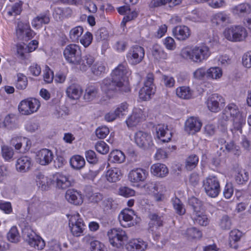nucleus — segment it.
<instances>
[{"label":"nucleus","mask_w":251,"mask_h":251,"mask_svg":"<svg viewBox=\"0 0 251 251\" xmlns=\"http://www.w3.org/2000/svg\"><path fill=\"white\" fill-rule=\"evenodd\" d=\"M231 118L232 122V132L239 131L242 133V128L246 123V119L243 116L238 105L231 102L227 104L224 109L219 120V124L222 126H226L227 122Z\"/></svg>","instance_id":"f257e3e1"},{"label":"nucleus","mask_w":251,"mask_h":251,"mask_svg":"<svg viewBox=\"0 0 251 251\" xmlns=\"http://www.w3.org/2000/svg\"><path fill=\"white\" fill-rule=\"evenodd\" d=\"M211 52L209 48L204 44L183 48L180 52V57L195 63L201 64L206 61Z\"/></svg>","instance_id":"f03ea898"},{"label":"nucleus","mask_w":251,"mask_h":251,"mask_svg":"<svg viewBox=\"0 0 251 251\" xmlns=\"http://www.w3.org/2000/svg\"><path fill=\"white\" fill-rule=\"evenodd\" d=\"M131 75L126 63L119 64L111 74L112 79L121 92H128L130 91L128 77Z\"/></svg>","instance_id":"7ed1b4c3"},{"label":"nucleus","mask_w":251,"mask_h":251,"mask_svg":"<svg viewBox=\"0 0 251 251\" xmlns=\"http://www.w3.org/2000/svg\"><path fill=\"white\" fill-rule=\"evenodd\" d=\"M22 235L24 240L31 247L38 250H41L45 246L44 240L37 235L29 227H25L22 230Z\"/></svg>","instance_id":"20e7f679"},{"label":"nucleus","mask_w":251,"mask_h":251,"mask_svg":"<svg viewBox=\"0 0 251 251\" xmlns=\"http://www.w3.org/2000/svg\"><path fill=\"white\" fill-rule=\"evenodd\" d=\"M69 226L72 235L75 237L82 236L86 226L83 219L78 213H74L68 216Z\"/></svg>","instance_id":"39448f33"},{"label":"nucleus","mask_w":251,"mask_h":251,"mask_svg":"<svg viewBox=\"0 0 251 251\" xmlns=\"http://www.w3.org/2000/svg\"><path fill=\"white\" fill-rule=\"evenodd\" d=\"M224 34L227 40L231 42L242 41L248 36L247 30L241 25H232L226 28Z\"/></svg>","instance_id":"423d86ee"},{"label":"nucleus","mask_w":251,"mask_h":251,"mask_svg":"<svg viewBox=\"0 0 251 251\" xmlns=\"http://www.w3.org/2000/svg\"><path fill=\"white\" fill-rule=\"evenodd\" d=\"M110 244L117 249L123 248L124 242L126 241L128 237L126 232L120 228H113L107 232Z\"/></svg>","instance_id":"0eeeda50"},{"label":"nucleus","mask_w":251,"mask_h":251,"mask_svg":"<svg viewBox=\"0 0 251 251\" xmlns=\"http://www.w3.org/2000/svg\"><path fill=\"white\" fill-rule=\"evenodd\" d=\"M40 107V103L38 100L30 98L22 100L18 109L22 115H29L37 112Z\"/></svg>","instance_id":"6e6552de"},{"label":"nucleus","mask_w":251,"mask_h":251,"mask_svg":"<svg viewBox=\"0 0 251 251\" xmlns=\"http://www.w3.org/2000/svg\"><path fill=\"white\" fill-rule=\"evenodd\" d=\"M203 187L206 194L211 198H216L219 194L220 185L219 181L215 176H209L203 181Z\"/></svg>","instance_id":"1a4fd4ad"},{"label":"nucleus","mask_w":251,"mask_h":251,"mask_svg":"<svg viewBox=\"0 0 251 251\" xmlns=\"http://www.w3.org/2000/svg\"><path fill=\"white\" fill-rule=\"evenodd\" d=\"M63 54L68 63L76 65L79 62L80 57L81 56L80 47L74 44L68 45L65 47L63 51Z\"/></svg>","instance_id":"9d476101"},{"label":"nucleus","mask_w":251,"mask_h":251,"mask_svg":"<svg viewBox=\"0 0 251 251\" xmlns=\"http://www.w3.org/2000/svg\"><path fill=\"white\" fill-rule=\"evenodd\" d=\"M148 176L149 172L147 169L136 168L129 171L128 179L132 186H139L141 183L145 181Z\"/></svg>","instance_id":"9b49d317"},{"label":"nucleus","mask_w":251,"mask_h":251,"mask_svg":"<svg viewBox=\"0 0 251 251\" xmlns=\"http://www.w3.org/2000/svg\"><path fill=\"white\" fill-rule=\"evenodd\" d=\"M144 57V49L137 45L131 47L126 54V58L132 65H136L141 63Z\"/></svg>","instance_id":"f8f14e48"},{"label":"nucleus","mask_w":251,"mask_h":251,"mask_svg":"<svg viewBox=\"0 0 251 251\" xmlns=\"http://www.w3.org/2000/svg\"><path fill=\"white\" fill-rule=\"evenodd\" d=\"M16 35L19 39L26 40L32 38L34 33L31 30L28 23L20 21L16 27Z\"/></svg>","instance_id":"ddd939ff"},{"label":"nucleus","mask_w":251,"mask_h":251,"mask_svg":"<svg viewBox=\"0 0 251 251\" xmlns=\"http://www.w3.org/2000/svg\"><path fill=\"white\" fill-rule=\"evenodd\" d=\"M150 222L149 223V231L153 235H159L158 230L163 226V218L156 213H151L149 215Z\"/></svg>","instance_id":"4468645a"},{"label":"nucleus","mask_w":251,"mask_h":251,"mask_svg":"<svg viewBox=\"0 0 251 251\" xmlns=\"http://www.w3.org/2000/svg\"><path fill=\"white\" fill-rule=\"evenodd\" d=\"M201 126L202 123L198 117H190L185 122L184 130L189 134L194 135L200 131Z\"/></svg>","instance_id":"2eb2a0df"},{"label":"nucleus","mask_w":251,"mask_h":251,"mask_svg":"<svg viewBox=\"0 0 251 251\" xmlns=\"http://www.w3.org/2000/svg\"><path fill=\"white\" fill-rule=\"evenodd\" d=\"M224 103V99L222 96L218 94L210 95L205 101L208 109L212 112H218L221 109L220 104Z\"/></svg>","instance_id":"dca6fc26"},{"label":"nucleus","mask_w":251,"mask_h":251,"mask_svg":"<svg viewBox=\"0 0 251 251\" xmlns=\"http://www.w3.org/2000/svg\"><path fill=\"white\" fill-rule=\"evenodd\" d=\"M135 141L137 145L142 148H148L152 145V139L150 134L142 131L135 133Z\"/></svg>","instance_id":"f3484780"},{"label":"nucleus","mask_w":251,"mask_h":251,"mask_svg":"<svg viewBox=\"0 0 251 251\" xmlns=\"http://www.w3.org/2000/svg\"><path fill=\"white\" fill-rule=\"evenodd\" d=\"M134 211L129 208L124 209L120 213L119 219L121 225L124 227H129L134 225Z\"/></svg>","instance_id":"a211bd4d"},{"label":"nucleus","mask_w":251,"mask_h":251,"mask_svg":"<svg viewBox=\"0 0 251 251\" xmlns=\"http://www.w3.org/2000/svg\"><path fill=\"white\" fill-rule=\"evenodd\" d=\"M100 88L101 91L109 98L113 97L117 92L120 91L116 85V83L113 81V79H104L101 83Z\"/></svg>","instance_id":"6ab92c4d"},{"label":"nucleus","mask_w":251,"mask_h":251,"mask_svg":"<svg viewBox=\"0 0 251 251\" xmlns=\"http://www.w3.org/2000/svg\"><path fill=\"white\" fill-rule=\"evenodd\" d=\"M53 159L52 152L47 149H43L38 151L36 154L37 162L41 165H47L51 162Z\"/></svg>","instance_id":"aec40b11"},{"label":"nucleus","mask_w":251,"mask_h":251,"mask_svg":"<svg viewBox=\"0 0 251 251\" xmlns=\"http://www.w3.org/2000/svg\"><path fill=\"white\" fill-rule=\"evenodd\" d=\"M15 166L18 172L25 173L31 169L32 166V161L30 157L23 156L17 160Z\"/></svg>","instance_id":"412c9836"},{"label":"nucleus","mask_w":251,"mask_h":251,"mask_svg":"<svg viewBox=\"0 0 251 251\" xmlns=\"http://www.w3.org/2000/svg\"><path fill=\"white\" fill-rule=\"evenodd\" d=\"M50 21V13L49 10L40 13L35 17L31 24L33 27L36 28H41L43 24H48Z\"/></svg>","instance_id":"4be33fe9"},{"label":"nucleus","mask_w":251,"mask_h":251,"mask_svg":"<svg viewBox=\"0 0 251 251\" xmlns=\"http://www.w3.org/2000/svg\"><path fill=\"white\" fill-rule=\"evenodd\" d=\"M65 198L69 202L76 205L81 204L83 201L81 193L74 189L68 190Z\"/></svg>","instance_id":"5701e85b"},{"label":"nucleus","mask_w":251,"mask_h":251,"mask_svg":"<svg viewBox=\"0 0 251 251\" xmlns=\"http://www.w3.org/2000/svg\"><path fill=\"white\" fill-rule=\"evenodd\" d=\"M173 33L174 37L180 41L186 40L191 35L190 29L185 25L176 26L173 29Z\"/></svg>","instance_id":"b1692460"},{"label":"nucleus","mask_w":251,"mask_h":251,"mask_svg":"<svg viewBox=\"0 0 251 251\" xmlns=\"http://www.w3.org/2000/svg\"><path fill=\"white\" fill-rule=\"evenodd\" d=\"M157 137L163 142H168L171 140L172 134L169 131L168 126L164 125H158L156 127Z\"/></svg>","instance_id":"393cba45"},{"label":"nucleus","mask_w":251,"mask_h":251,"mask_svg":"<svg viewBox=\"0 0 251 251\" xmlns=\"http://www.w3.org/2000/svg\"><path fill=\"white\" fill-rule=\"evenodd\" d=\"M147 244L141 239H133L129 241L126 246L128 251H145Z\"/></svg>","instance_id":"a878e982"},{"label":"nucleus","mask_w":251,"mask_h":251,"mask_svg":"<svg viewBox=\"0 0 251 251\" xmlns=\"http://www.w3.org/2000/svg\"><path fill=\"white\" fill-rule=\"evenodd\" d=\"M56 186L59 189H65L71 185V182L67 176L60 173L56 174L53 176Z\"/></svg>","instance_id":"bb28decb"},{"label":"nucleus","mask_w":251,"mask_h":251,"mask_svg":"<svg viewBox=\"0 0 251 251\" xmlns=\"http://www.w3.org/2000/svg\"><path fill=\"white\" fill-rule=\"evenodd\" d=\"M151 173L157 177H164L169 173L168 168L163 164L156 163L151 168Z\"/></svg>","instance_id":"cd10ccee"},{"label":"nucleus","mask_w":251,"mask_h":251,"mask_svg":"<svg viewBox=\"0 0 251 251\" xmlns=\"http://www.w3.org/2000/svg\"><path fill=\"white\" fill-rule=\"evenodd\" d=\"M176 96L183 100H190L194 98V91L189 86H182L176 90Z\"/></svg>","instance_id":"c85d7f7f"},{"label":"nucleus","mask_w":251,"mask_h":251,"mask_svg":"<svg viewBox=\"0 0 251 251\" xmlns=\"http://www.w3.org/2000/svg\"><path fill=\"white\" fill-rule=\"evenodd\" d=\"M83 241L90 243L91 251H104V245L98 240H94V237L89 235L84 237Z\"/></svg>","instance_id":"c756f323"},{"label":"nucleus","mask_w":251,"mask_h":251,"mask_svg":"<svg viewBox=\"0 0 251 251\" xmlns=\"http://www.w3.org/2000/svg\"><path fill=\"white\" fill-rule=\"evenodd\" d=\"M36 181L37 185L43 190H48L52 183L51 178L45 176L41 172H38L36 174Z\"/></svg>","instance_id":"7c9ffc66"},{"label":"nucleus","mask_w":251,"mask_h":251,"mask_svg":"<svg viewBox=\"0 0 251 251\" xmlns=\"http://www.w3.org/2000/svg\"><path fill=\"white\" fill-rule=\"evenodd\" d=\"M78 62L76 65H79V70L85 72L94 63V58L91 55L87 54L82 57L81 56Z\"/></svg>","instance_id":"2f4dec72"},{"label":"nucleus","mask_w":251,"mask_h":251,"mask_svg":"<svg viewBox=\"0 0 251 251\" xmlns=\"http://www.w3.org/2000/svg\"><path fill=\"white\" fill-rule=\"evenodd\" d=\"M211 20L213 24L224 26L230 22V17L228 14L221 12L214 15Z\"/></svg>","instance_id":"473e14b6"},{"label":"nucleus","mask_w":251,"mask_h":251,"mask_svg":"<svg viewBox=\"0 0 251 251\" xmlns=\"http://www.w3.org/2000/svg\"><path fill=\"white\" fill-rule=\"evenodd\" d=\"M180 233L189 239H199L202 236L201 231L194 227L180 230Z\"/></svg>","instance_id":"72a5a7b5"},{"label":"nucleus","mask_w":251,"mask_h":251,"mask_svg":"<svg viewBox=\"0 0 251 251\" xmlns=\"http://www.w3.org/2000/svg\"><path fill=\"white\" fill-rule=\"evenodd\" d=\"M66 93L70 98L77 100L81 95V87L77 84H72L67 88Z\"/></svg>","instance_id":"f704fd0d"},{"label":"nucleus","mask_w":251,"mask_h":251,"mask_svg":"<svg viewBox=\"0 0 251 251\" xmlns=\"http://www.w3.org/2000/svg\"><path fill=\"white\" fill-rule=\"evenodd\" d=\"M30 47H27L24 44H18L16 45V55L17 57L22 60L28 58V53L33 51Z\"/></svg>","instance_id":"c9c22d12"},{"label":"nucleus","mask_w":251,"mask_h":251,"mask_svg":"<svg viewBox=\"0 0 251 251\" xmlns=\"http://www.w3.org/2000/svg\"><path fill=\"white\" fill-rule=\"evenodd\" d=\"M122 174L121 170L118 168H112L105 173V177L109 182H115L120 179Z\"/></svg>","instance_id":"e433bc0d"},{"label":"nucleus","mask_w":251,"mask_h":251,"mask_svg":"<svg viewBox=\"0 0 251 251\" xmlns=\"http://www.w3.org/2000/svg\"><path fill=\"white\" fill-rule=\"evenodd\" d=\"M243 233L238 229H233L229 233V241L230 247L237 249V243L240 241Z\"/></svg>","instance_id":"4c0bfd02"},{"label":"nucleus","mask_w":251,"mask_h":251,"mask_svg":"<svg viewBox=\"0 0 251 251\" xmlns=\"http://www.w3.org/2000/svg\"><path fill=\"white\" fill-rule=\"evenodd\" d=\"M10 143L12 146L15 147L16 150H19L24 143L26 144L28 149H29L30 147H28V143H30V141L26 138L14 135L11 138Z\"/></svg>","instance_id":"58836bf2"},{"label":"nucleus","mask_w":251,"mask_h":251,"mask_svg":"<svg viewBox=\"0 0 251 251\" xmlns=\"http://www.w3.org/2000/svg\"><path fill=\"white\" fill-rule=\"evenodd\" d=\"M151 53L154 58L157 61L164 60L167 58V54L164 51L163 49L157 44L153 46Z\"/></svg>","instance_id":"ea45409f"},{"label":"nucleus","mask_w":251,"mask_h":251,"mask_svg":"<svg viewBox=\"0 0 251 251\" xmlns=\"http://www.w3.org/2000/svg\"><path fill=\"white\" fill-rule=\"evenodd\" d=\"M4 126L8 129H14L18 127V119L14 114L6 116L3 122Z\"/></svg>","instance_id":"a19ab883"},{"label":"nucleus","mask_w":251,"mask_h":251,"mask_svg":"<svg viewBox=\"0 0 251 251\" xmlns=\"http://www.w3.org/2000/svg\"><path fill=\"white\" fill-rule=\"evenodd\" d=\"M91 70L93 75L100 76L106 73V67L104 62H97L92 66Z\"/></svg>","instance_id":"79ce46f5"},{"label":"nucleus","mask_w":251,"mask_h":251,"mask_svg":"<svg viewBox=\"0 0 251 251\" xmlns=\"http://www.w3.org/2000/svg\"><path fill=\"white\" fill-rule=\"evenodd\" d=\"M223 75V71L221 68L215 67H211L206 70V77L208 78L218 80Z\"/></svg>","instance_id":"37998d69"},{"label":"nucleus","mask_w":251,"mask_h":251,"mask_svg":"<svg viewBox=\"0 0 251 251\" xmlns=\"http://www.w3.org/2000/svg\"><path fill=\"white\" fill-rule=\"evenodd\" d=\"M192 218L195 223L200 225L206 226L208 224L209 221L207 216L201 211L193 214Z\"/></svg>","instance_id":"c03bdc74"},{"label":"nucleus","mask_w":251,"mask_h":251,"mask_svg":"<svg viewBox=\"0 0 251 251\" xmlns=\"http://www.w3.org/2000/svg\"><path fill=\"white\" fill-rule=\"evenodd\" d=\"M98 94V88L94 85H90L86 89L84 98L87 101H91L97 96Z\"/></svg>","instance_id":"a18cd8bd"},{"label":"nucleus","mask_w":251,"mask_h":251,"mask_svg":"<svg viewBox=\"0 0 251 251\" xmlns=\"http://www.w3.org/2000/svg\"><path fill=\"white\" fill-rule=\"evenodd\" d=\"M28 80L26 76L23 74H18L15 83L16 88L19 90H24L26 88Z\"/></svg>","instance_id":"49530a36"},{"label":"nucleus","mask_w":251,"mask_h":251,"mask_svg":"<svg viewBox=\"0 0 251 251\" xmlns=\"http://www.w3.org/2000/svg\"><path fill=\"white\" fill-rule=\"evenodd\" d=\"M154 94V89L143 86L140 90L139 96L140 99L143 100H149L151 96Z\"/></svg>","instance_id":"de8ad7c7"},{"label":"nucleus","mask_w":251,"mask_h":251,"mask_svg":"<svg viewBox=\"0 0 251 251\" xmlns=\"http://www.w3.org/2000/svg\"><path fill=\"white\" fill-rule=\"evenodd\" d=\"M110 160L114 163H121L125 160L124 153L120 150H114L109 154Z\"/></svg>","instance_id":"09e8293b"},{"label":"nucleus","mask_w":251,"mask_h":251,"mask_svg":"<svg viewBox=\"0 0 251 251\" xmlns=\"http://www.w3.org/2000/svg\"><path fill=\"white\" fill-rule=\"evenodd\" d=\"M83 32V27L81 26H76L70 31V38L72 42H77Z\"/></svg>","instance_id":"8fccbe9b"},{"label":"nucleus","mask_w":251,"mask_h":251,"mask_svg":"<svg viewBox=\"0 0 251 251\" xmlns=\"http://www.w3.org/2000/svg\"><path fill=\"white\" fill-rule=\"evenodd\" d=\"M47 205L44 203L37 201L32 203L30 205V208L32 210H34L35 212L39 213L41 214H47L49 213L47 210Z\"/></svg>","instance_id":"3c124183"},{"label":"nucleus","mask_w":251,"mask_h":251,"mask_svg":"<svg viewBox=\"0 0 251 251\" xmlns=\"http://www.w3.org/2000/svg\"><path fill=\"white\" fill-rule=\"evenodd\" d=\"M70 163L73 168L78 170L84 167L85 161L84 158L82 156L75 155L71 158Z\"/></svg>","instance_id":"603ef678"},{"label":"nucleus","mask_w":251,"mask_h":251,"mask_svg":"<svg viewBox=\"0 0 251 251\" xmlns=\"http://www.w3.org/2000/svg\"><path fill=\"white\" fill-rule=\"evenodd\" d=\"M119 119L123 118L128 112V105L126 102L119 104L114 110Z\"/></svg>","instance_id":"864d4df0"},{"label":"nucleus","mask_w":251,"mask_h":251,"mask_svg":"<svg viewBox=\"0 0 251 251\" xmlns=\"http://www.w3.org/2000/svg\"><path fill=\"white\" fill-rule=\"evenodd\" d=\"M172 201L176 213L179 215H184L185 213V209L181 201L175 197L172 199Z\"/></svg>","instance_id":"5fc2aeb1"},{"label":"nucleus","mask_w":251,"mask_h":251,"mask_svg":"<svg viewBox=\"0 0 251 251\" xmlns=\"http://www.w3.org/2000/svg\"><path fill=\"white\" fill-rule=\"evenodd\" d=\"M7 237L8 240L12 243H17L20 241V234L16 226H12L7 233Z\"/></svg>","instance_id":"6e6d98bb"},{"label":"nucleus","mask_w":251,"mask_h":251,"mask_svg":"<svg viewBox=\"0 0 251 251\" xmlns=\"http://www.w3.org/2000/svg\"><path fill=\"white\" fill-rule=\"evenodd\" d=\"M199 162V158L195 154L190 155L186 160L185 167L187 170L191 171L194 169Z\"/></svg>","instance_id":"4d7b16f0"},{"label":"nucleus","mask_w":251,"mask_h":251,"mask_svg":"<svg viewBox=\"0 0 251 251\" xmlns=\"http://www.w3.org/2000/svg\"><path fill=\"white\" fill-rule=\"evenodd\" d=\"M218 225L223 230L229 229L231 226V221L227 215H224L220 219Z\"/></svg>","instance_id":"13d9d810"},{"label":"nucleus","mask_w":251,"mask_h":251,"mask_svg":"<svg viewBox=\"0 0 251 251\" xmlns=\"http://www.w3.org/2000/svg\"><path fill=\"white\" fill-rule=\"evenodd\" d=\"M132 113L141 122L145 120L147 116L146 108L143 106L134 107Z\"/></svg>","instance_id":"bf43d9fd"},{"label":"nucleus","mask_w":251,"mask_h":251,"mask_svg":"<svg viewBox=\"0 0 251 251\" xmlns=\"http://www.w3.org/2000/svg\"><path fill=\"white\" fill-rule=\"evenodd\" d=\"M189 204L193 209V213L195 214L201 211L202 207V202L195 197H192L189 199Z\"/></svg>","instance_id":"052dcab7"},{"label":"nucleus","mask_w":251,"mask_h":251,"mask_svg":"<svg viewBox=\"0 0 251 251\" xmlns=\"http://www.w3.org/2000/svg\"><path fill=\"white\" fill-rule=\"evenodd\" d=\"M235 179L236 182L238 184L244 185L249 179V174L245 171H241L235 176Z\"/></svg>","instance_id":"680f3d73"},{"label":"nucleus","mask_w":251,"mask_h":251,"mask_svg":"<svg viewBox=\"0 0 251 251\" xmlns=\"http://www.w3.org/2000/svg\"><path fill=\"white\" fill-rule=\"evenodd\" d=\"M249 8L248 4L241 3L233 7L231 9V11L234 14L239 15L247 12Z\"/></svg>","instance_id":"e2e57ef3"},{"label":"nucleus","mask_w":251,"mask_h":251,"mask_svg":"<svg viewBox=\"0 0 251 251\" xmlns=\"http://www.w3.org/2000/svg\"><path fill=\"white\" fill-rule=\"evenodd\" d=\"M1 154L2 157L6 161H10L13 156V150L8 146H3L1 148Z\"/></svg>","instance_id":"0e129e2a"},{"label":"nucleus","mask_w":251,"mask_h":251,"mask_svg":"<svg viewBox=\"0 0 251 251\" xmlns=\"http://www.w3.org/2000/svg\"><path fill=\"white\" fill-rule=\"evenodd\" d=\"M128 46V43L126 40L121 39L117 41L113 46L114 49L118 52H121L124 51Z\"/></svg>","instance_id":"69168bd1"},{"label":"nucleus","mask_w":251,"mask_h":251,"mask_svg":"<svg viewBox=\"0 0 251 251\" xmlns=\"http://www.w3.org/2000/svg\"><path fill=\"white\" fill-rule=\"evenodd\" d=\"M95 149L102 154H107L109 151V146L104 141L98 142L95 145Z\"/></svg>","instance_id":"338daca9"},{"label":"nucleus","mask_w":251,"mask_h":251,"mask_svg":"<svg viewBox=\"0 0 251 251\" xmlns=\"http://www.w3.org/2000/svg\"><path fill=\"white\" fill-rule=\"evenodd\" d=\"M92 40V34L87 31L80 39V42L84 47H87L91 44Z\"/></svg>","instance_id":"774afa93"}]
</instances>
